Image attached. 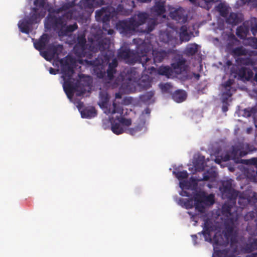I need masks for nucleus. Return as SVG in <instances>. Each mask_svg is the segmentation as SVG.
Listing matches in <instances>:
<instances>
[{"mask_svg": "<svg viewBox=\"0 0 257 257\" xmlns=\"http://www.w3.org/2000/svg\"><path fill=\"white\" fill-rule=\"evenodd\" d=\"M158 71L160 75L165 76L168 78L173 74V69L169 66H161L159 68Z\"/></svg>", "mask_w": 257, "mask_h": 257, "instance_id": "nucleus-34", "label": "nucleus"}, {"mask_svg": "<svg viewBox=\"0 0 257 257\" xmlns=\"http://www.w3.org/2000/svg\"><path fill=\"white\" fill-rule=\"evenodd\" d=\"M62 77L64 81L63 88L67 97L72 99L74 92L77 91L79 87V82L77 80L74 82V79L72 78L74 70L67 60L61 59L60 60Z\"/></svg>", "mask_w": 257, "mask_h": 257, "instance_id": "nucleus-4", "label": "nucleus"}, {"mask_svg": "<svg viewBox=\"0 0 257 257\" xmlns=\"http://www.w3.org/2000/svg\"><path fill=\"white\" fill-rule=\"evenodd\" d=\"M204 159V157H202V159H199L194 163V167L196 170L199 172L203 171L204 170L205 168Z\"/></svg>", "mask_w": 257, "mask_h": 257, "instance_id": "nucleus-43", "label": "nucleus"}, {"mask_svg": "<svg viewBox=\"0 0 257 257\" xmlns=\"http://www.w3.org/2000/svg\"><path fill=\"white\" fill-rule=\"evenodd\" d=\"M198 51V45L195 43L189 44L185 50L187 55L193 56L195 55Z\"/></svg>", "mask_w": 257, "mask_h": 257, "instance_id": "nucleus-39", "label": "nucleus"}, {"mask_svg": "<svg viewBox=\"0 0 257 257\" xmlns=\"http://www.w3.org/2000/svg\"><path fill=\"white\" fill-rule=\"evenodd\" d=\"M34 3H35V5H37L38 3L40 4V6H43V5H44V1L43 0H35Z\"/></svg>", "mask_w": 257, "mask_h": 257, "instance_id": "nucleus-60", "label": "nucleus"}, {"mask_svg": "<svg viewBox=\"0 0 257 257\" xmlns=\"http://www.w3.org/2000/svg\"><path fill=\"white\" fill-rule=\"evenodd\" d=\"M149 17L147 13L139 12L130 18L119 21L116 24V29L120 34H132L136 32L140 26L145 24Z\"/></svg>", "mask_w": 257, "mask_h": 257, "instance_id": "nucleus-3", "label": "nucleus"}, {"mask_svg": "<svg viewBox=\"0 0 257 257\" xmlns=\"http://www.w3.org/2000/svg\"><path fill=\"white\" fill-rule=\"evenodd\" d=\"M173 173L175 175L176 177L179 180L186 179L188 177V174L186 171H173Z\"/></svg>", "mask_w": 257, "mask_h": 257, "instance_id": "nucleus-46", "label": "nucleus"}, {"mask_svg": "<svg viewBox=\"0 0 257 257\" xmlns=\"http://www.w3.org/2000/svg\"><path fill=\"white\" fill-rule=\"evenodd\" d=\"M33 10L34 13L30 17H26L32 25L39 23L41 20V16L39 13H37V9L36 8H33Z\"/></svg>", "mask_w": 257, "mask_h": 257, "instance_id": "nucleus-33", "label": "nucleus"}, {"mask_svg": "<svg viewBox=\"0 0 257 257\" xmlns=\"http://www.w3.org/2000/svg\"><path fill=\"white\" fill-rule=\"evenodd\" d=\"M32 26V25L26 18L24 20L20 21L18 23V27L20 31L23 33L27 34H29Z\"/></svg>", "mask_w": 257, "mask_h": 257, "instance_id": "nucleus-20", "label": "nucleus"}, {"mask_svg": "<svg viewBox=\"0 0 257 257\" xmlns=\"http://www.w3.org/2000/svg\"><path fill=\"white\" fill-rule=\"evenodd\" d=\"M105 0H81L79 6H78L80 11L82 12V9H93L94 7L103 5Z\"/></svg>", "mask_w": 257, "mask_h": 257, "instance_id": "nucleus-10", "label": "nucleus"}, {"mask_svg": "<svg viewBox=\"0 0 257 257\" xmlns=\"http://www.w3.org/2000/svg\"><path fill=\"white\" fill-rule=\"evenodd\" d=\"M47 49L50 53L51 57L54 58L56 55H58L59 53L61 52L62 46L60 45H54L53 44H50L48 46Z\"/></svg>", "mask_w": 257, "mask_h": 257, "instance_id": "nucleus-30", "label": "nucleus"}, {"mask_svg": "<svg viewBox=\"0 0 257 257\" xmlns=\"http://www.w3.org/2000/svg\"><path fill=\"white\" fill-rule=\"evenodd\" d=\"M241 162L248 165H253L257 168V158H252L250 159L241 160Z\"/></svg>", "mask_w": 257, "mask_h": 257, "instance_id": "nucleus-51", "label": "nucleus"}, {"mask_svg": "<svg viewBox=\"0 0 257 257\" xmlns=\"http://www.w3.org/2000/svg\"><path fill=\"white\" fill-rule=\"evenodd\" d=\"M82 12L76 9H72L66 12L61 17L67 22L68 21L72 19L78 20L82 19Z\"/></svg>", "mask_w": 257, "mask_h": 257, "instance_id": "nucleus-13", "label": "nucleus"}, {"mask_svg": "<svg viewBox=\"0 0 257 257\" xmlns=\"http://www.w3.org/2000/svg\"><path fill=\"white\" fill-rule=\"evenodd\" d=\"M95 51H100L101 53V63H108L114 56V51L109 49L110 41L109 38H99L93 43Z\"/></svg>", "mask_w": 257, "mask_h": 257, "instance_id": "nucleus-7", "label": "nucleus"}, {"mask_svg": "<svg viewBox=\"0 0 257 257\" xmlns=\"http://www.w3.org/2000/svg\"><path fill=\"white\" fill-rule=\"evenodd\" d=\"M111 129L112 132L116 135H120L124 132V129L121 124L115 120L111 121Z\"/></svg>", "mask_w": 257, "mask_h": 257, "instance_id": "nucleus-27", "label": "nucleus"}, {"mask_svg": "<svg viewBox=\"0 0 257 257\" xmlns=\"http://www.w3.org/2000/svg\"><path fill=\"white\" fill-rule=\"evenodd\" d=\"M226 22L232 25H236L241 22V19L237 14L231 13L226 19Z\"/></svg>", "mask_w": 257, "mask_h": 257, "instance_id": "nucleus-31", "label": "nucleus"}, {"mask_svg": "<svg viewBox=\"0 0 257 257\" xmlns=\"http://www.w3.org/2000/svg\"><path fill=\"white\" fill-rule=\"evenodd\" d=\"M223 191L227 197L231 200H235L237 196V192L232 189L230 184L226 183L223 185Z\"/></svg>", "mask_w": 257, "mask_h": 257, "instance_id": "nucleus-18", "label": "nucleus"}, {"mask_svg": "<svg viewBox=\"0 0 257 257\" xmlns=\"http://www.w3.org/2000/svg\"><path fill=\"white\" fill-rule=\"evenodd\" d=\"M156 25V21L154 19H151L148 22L146 28L144 30H142L141 32L144 33H149L155 29Z\"/></svg>", "mask_w": 257, "mask_h": 257, "instance_id": "nucleus-40", "label": "nucleus"}, {"mask_svg": "<svg viewBox=\"0 0 257 257\" xmlns=\"http://www.w3.org/2000/svg\"><path fill=\"white\" fill-rule=\"evenodd\" d=\"M233 80L228 79L224 83L222 84V86L225 89V91L222 94V103H227L228 98L232 95L233 92L234 90L231 87L233 84Z\"/></svg>", "mask_w": 257, "mask_h": 257, "instance_id": "nucleus-11", "label": "nucleus"}, {"mask_svg": "<svg viewBox=\"0 0 257 257\" xmlns=\"http://www.w3.org/2000/svg\"><path fill=\"white\" fill-rule=\"evenodd\" d=\"M153 11L158 15H161L165 12V4H156L153 8Z\"/></svg>", "mask_w": 257, "mask_h": 257, "instance_id": "nucleus-41", "label": "nucleus"}, {"mask_svg": "<svg viewBox=\"0 0 257 257\" xmlns=\"http://www.w3.org/2000/svg\"><path fill=\"white\" fill-rule=\"evenodd\" d=\"M121 96L122 95L119 92L116 93L115 94V97L117 99H120Z\"/></svg>", "mask_w": 257, "mask_h": 257, "instance_id": "nucleus-64", "label": "nucleus"}, {"mask_svg": "<svg viewBox=\"0 0 257 257\" xmlns=\"http://www.w3.org/2000/svg\"><path fill=\"white\" fill-rule=\"evenodd\" d=\"M154 95V91H150L147 92L140 96L141 100L145 102H148L152 98Z\"/></svg>", "mask_w": 257, "mask_h": 257, "instance_id": "nucleus-45", "label": "nucleus"}, {"mask_svg": "<svg viewBox=\"0 0 257 257\" xmlns=\"http://www.w3.org/2000/svg\"><path fill=\"white\" fill-rule=\"evenodd\" d=\"M232 206L231 205L224 204L222 207V214L229 219L231 222H233L237 219V213H231Z\"/></svg>", "mask_w": 257, "mask_h": 257, "instance_id": "nucleus-14", "label": "nucleus"}, {"mask_svg": "<svg viewBox=\"0 0 257 257\" xmlns=\"http://www.w3.org/2000/svg\"><path fill=\"white\" fill-rule=\"evenodd\" d=\"M184 205L187 209L192 208L194 204H193V200L192 199H187L185 202Z\"/></svg>", "mask_w": 257, "mask_h": 257, "instance_id": "nucleus-55", "label": "nucleus"}, {"mask_svg": "<svg viewBox=\"0 0 257 257\" xmlns=\"http://www.w3.org/2000/svg\"><path fill=\"white\" fill-rule=\"evenodd\" d=\"M245 257H257V252L252 253L250 254H248V255H246Z\"/></svg>", "mask_w": 257, "mask_h": 257, "instance_id": "nucleus-63", "label": "nucleus"}, {"mask_svg": "<svg viewBox=\"0 0 257 257\" xmlns=\"http://www.w3.org/2000/svg\"><path fill=\"white\" fill-rule=\"evenodd\" d=\"M217 175L216 171L212 169H209L204 173L202 180L208 181L210 179H214Z\"/></svg>", "mask_w": 257, "mask_h": 257, "instance_id": "nucleus-38", "label": "nucleus"}, {"mask_svg": "<svg viewBox=\"0 0 257 257\" xmlns=\"http://www.w3.org/2000/svg\"><path fill=\"white\" fill-rule=\"evenodd\" d=\"M252 46L253 48L257 49V38H254L252 39Z\"/></svg>", "mask_w": 257, "mask_h": 257, "instance_id": "nucleus-58", "label": "nucleus"}, {"mask_svg": "<svg viewBox=\"0 0 257 257\" xmlns=\"http://www.w3.org/2000/svg\"><path fill=\"white\" fill-rule=\"evenodd\" d=\"M205 193V192L204 191H199L196 193L193 196V199L194 201L203 203Z\"/></svg>", "mask_w": 257, "mask_h": 257, "instance_id": "nucleus-47", "label": "nucleus"}, {"mask_svg": "<svg viewBox=\"0 0 257 257\" xmlns=\"http://www.w3.org/2000/svg\"><path fill=\"white\" fill-rule=\"evenodd\" d=\"M233 229L232 225L226 224L225 230L223 232V234L229 238L232 235Z\"/></svg>", "mask_w": 257, "mask_h": 257, "instance_id": "nucleus-52", "label": "nucleus"}, {"mask_svg": "<svg viewBox=\"0 0 257 257\" xmlns=\"http://www.w3.org/2000/svg\"><path fill=\"white\" fill-rule=\"evenodd\" d=\"M229 53L234 57L246 55L247 52L242 46H239L234 48Z\"/></svg>", "mask_w": 257, "mask_h": 257, "instance_id": "nucleus-32", "label": "nucleus"}, {"mask_svg": "<svg viewBox=\"0 0 257 257\" xmlns=\"http://www.w3.org/2000/svg\"><path fill=\"white\" fill-rule=\"evenodd\" d=\"M237 75L241 80H249L253 77V73L250 69L242 67L238 69Z\"/></svg>", "mask_w": 257, "mask_h": 257, "instance_id": "nucleus-16", "label": "nucleus"}, {"mask_svg": "<svg viewBox=\"0 0 257 257\" xmlns=\"http://www.w3.org/2000/svg\"><path fill=\"white\" fill-rule=\"evenodd\" d=\"M214 203V196L212 194L207 195L205 193L203 203L205 204H213Z\"/></svg>", "mask_w": 257, "mask_h": 257, "instance_id": "nucleus-50", "label": "nucleus"}, {"mask_svg": "<svg viewBox=\"0 0 257 257\" xmlns=\"http://www.w3.org/2000/svg\"><path fill=\"white\" fill-rule=\"evenodd\" d=\"M77 43L74 46V52L75 54L78 57H85L87 59L84 60H81L80 63L82 64L84 61L85 63L88 66L94 67V71L97 77L103 78L105 76V72L102 70L103 66L100 64V62L98 61L96 58L95 60L91 59L93 57L92 51L88 48V45L86 44L85 35L84 34L78 35L77 38Z\"/></svg>", "mask_w": 257, "mask_h": 257, "instance_id": "nucleus-2", "label": "nucleus"}, {"mask_svg": "<svg viewBox=\"0 0 257 257\" xmlns=\"http://www.w3.org/2000/svg\"><path fill=\"white\" fill-rule=\"evenodd\" d=\"M115 14L114 8L107 6L95 12V19L97 22L107 24L115 15Z\"/></svg>", "mask_w": 257, "mask_h": 257, "instance_id": "nucleus-8", "label": "nucleus"}, {"mask_svg": "<svg viewBox=\"0 0 257 257\" xmlns=\"http://www.w3.org/2000/svg\"><path fill=\"white\" fill-rule=\"evenodd\" d=\"M185 61L180 60L176 63H174L172 64V69L173 72L174 71L177 74H181L185 71Z\"/></svg>", "mask_w": 257, "mask_h": 257, "instance_id": "nucleus-25", "label": "nucleus"}, {"mask_svg": "<svg viewBox=\"0 0 257 257\" xmlns=\"http://www.w3.org/2000/svg\"><path fill=\"white\" fill-rule=\"evenodd\" d=\"M109 99V98L107 93L101 92L100 94V102L99 103L100 107L107 108Z\"/></svg>", "mask_w": 257, "mask_h": 257, "instance_id": "nucleus-36", "label": "nucleus"}, {"mask_svg": "<svg viewBox=\"0 0 257 257\" xmlns=\"http://www.w3.org/2000/svg\"><path fill=\"white\" fill-rule=\"evenodd\" d=\"M180 38L181 41L188 42L190 40L191 36L188 34L186 26H182L180 28Z\"/></svg>", "mask_w": 257, "mask_h": 257, "instance_id": "nucleus-35", "label": "nucleus"}, {"mask_svg": "<svg viewBox=\"0 0 257 257\" xmlns=\"http://www.w3.org/2000/svg\"><path fill=\"white\" fill-rule=\"evenodd\" d=\"M237 61L238 63L243 65H251L253 64L252 59L249 57L240 58Z\"/></svg>", "mask_w": 257, "mask_h": 257, "instance_id": "nucleus-48", "label": "nucleus"}, {"mask_svg": "<svg viewBox=\"0 0 257 257\" xmlns=\"http://www.w3.org/2000/svg\"><path fill=\"white\" fill-rule=\"evenodd\" d=\"M49 71V73L50 74L55 75L57 74L58 70L53 68L52 67H50Z\"/></svg>", "mask_w": 257, "mask_h": 257, "instance_id": "nucleus-59", "label": "nucleus"}, {"mask_svg": "<svg viewBox=\"0 0 257 257\" xmlns=\"http://www.w3.org/2000/svg\"><path fill=\"white\" fill-rule=\"evenodd\" d=\"M249 145L248 144L245 145V149L248 150V151L241 150V148H240L239 146L233 147L231 152V155L232 156L233 158L235 159L238 154L240 157L245 156L249 152Z\"/></svg>", "mask_w": 257, "mask_h": 257, "instance_id": "nucleus-24", "label": "nucleus"}, {"mask_svg": "<svg viewBox=\"0 0 257 257\" xmlns=\"http://www.w3.org/2000/svg\"><path fill=\"white\" fill-rule=\"evenodd\" d=\"M255 217V212L253 211L247 212L244 217L245 221H249L253 219Z\"/></svg>", "mask_w": 257, "mask_h": 257, "instance_id": "nucleus-54", "label": "nucleus"}, {"mask_svg": "<svg viewBox=\"0 0 257 257\" xmlns=\"http://www.w3.org/2000/svg\"><path fill=\"white\" fill-rule=\"evenodd\" d=\"M223 104H225V105H223L222 106V110L223 112H226L228 110V103L226 104L225 103H223Z\"/></svg>", "mask_w": 257, "mask_h": 257, "instance_id": "nucleus-61", "label": "nucleus"}, {"mask_svg": "<svg viewBox=\"0 0 257 257\" xmlns=\"http://www.w3.org/2000/svg\"><path fill=\"white\" fill-rule=\"evenodd\" d=\"M74 5V2L65 3L63 4L61 7L55 9L54 12L57 14H59L63 11H66L73 8Z\"/></svg>", "mask_w": 257, "mask_h": 257, "instance_id": "nucleus-37", "label": "nucleus"}, {"mask_svg": "<svg viewBox=\"0 0 257 257\" xmlns=\"http://www.w3.org/2000/svg\"><path fill=\"white\" fill-rule=\"evenodd\" d=\"M249 22H245L237 28L236 34L240 39H245L249 34Z\"/></svg>", "mask_w": 257, "mask_h": 257, "instance_id": "nucleus-15", "label": "nucleus"}, {"mask_svg": "<svg viewBox=\"0 0 257 257\" xmlns=\"http://www.w3.org/2000/svg\"><path fill=\"white\" fill-rule=\"evenodd\" d=\"M50 41V37L47 34H43L39 39L35 40L34 46L38 51H42L46 48V46Z\"/></svg>", "mask_w": 257, "mask_h": 257, "instance_id": "nucleus-12", "label": "nucleus"}, {"mask_svg": "<svg viewBox=\"0 0 257 257\" xmlns=\"http://www.w3.org/2000/svg\"><path fill=\"white\" fill-rule=\"evenodd\" d=\"M41 55L46 60H51L52 59V57H51V55L50 53L49 52L48 50L47 49L45 51H39Z\"/></svg>", "mask_w": 257, "mask_h": 257, "instance_id": "nucleus-53", "label": "nucleus"}, {"mask_svg": "<svg viewBox=\"0 0 257 257\" xmlns=\"http://www.w3.org/2000/svg\"><path fill=\"white\" fill-rule=\"evenodd\" d=\"M145 123V120H141L137 125L134 127L128 128L127 130V133L132 136H135L141 131H145L146 130Z\"/></svg>", "mask_w": 257, "mask_h": 257, "instance_id": "nucleus-22", "label": "nucleus"}, {"mask_svg": "<svg viewBox=\"0 0 257 257\" xmlns=\"http://www.w3.org/2000/svg\"><path fill=\"white\" fill-rule=\"evenodd\" d=\"M257 250V238L248 239L242 247V250L244 253H251Z\"/></svg>", "mask_w": 257, "mask_h": 257, "instance_id": "nucleus-17", "label": "nucleus"}, {"mask_svg": "<svg viewBox=\"0 0 257 257\" xmlns=\"http://www.w3.org/2000/svg\"><path fill=\"white\" fill-rule=\"evenodd\" d=\"M138 86L143 90H146L152 86V80L148 76L143 77L139 81Z\"/></svg>", "mask_w": 257, "mask_h": 257, "instance_id": "nucleus-26", "label": "nucleus"}, {"mask_svg": "<svg viewBox=\"0 0 257 257\" xmlns=\"http://www.w3.org/2000/svg\"><path fill=\"white\" fill-rule=\"evenodd\" d=\"M217 8L220 16L224 18H227L228 14V10L226 6L222 4H220Z\"/></svg>", "mask_w": 257, "mask_h": 257, "instance_id": "nucleus-44", "label": "nucleus"}, {"mask_svg": "<svg viewBox=\"0 0 257 257\" xmlns=\"http://www.w3.org/2000/svg\"><path fill=\"white\" fill-rule=\"evenodd\" d=\"M214 250V253L217 255L218 257H221L222 256H224V257L228 256L227 254L229 252L228 249H220L219 248L213 249Z\"/></svg>", "mask_w": 257, "mask_h": 257, "instance_id": "nucleus-49", "label": "nucleus"}, {"mask_svg": "<svg viewBox=\"0 0 257 257\" xmlns=\"http://www.w3.org/2000/svg\"><path fill=\"white\" fill-rule=\"evenodd\" d=\"M250 30L252 33V34L255 36L257 33V22L255 24V25L251 27Z\"/></svg>", "mask_w": 257, "mask_h": 257, "instance_id": "nucleus-57", "label": "nucleus"}, {"mask_svg": "<svg viewBox=\"0 0 257 257\" xmlns=\"http://www.w3.org/2000/svg\"><path fill=\"white\" fill-rule=\"evenodd\" d=\"M151 45L145 42L142 43L137 47L136 51L128 48H120L117 53V57L125 63L134 65L136 63L142 64L145 71H153L155 69L154 65L162 62L168 57L172 52L171 49L167 51L155 49L152 50L153 59L150 58L147 54L151 50Z\"/></svg>", "mask_w": 257, "mask_h": 257, "instance_id": "nucleus-1", "label": "nucleus"}, {"mask_svg": "<svg viewBox=\"0 0 257 257\" xmlns=\"http://www.w3.org/2000/svg\"><path fill=\"white\" fill-rule=\"evenodd\" d=\"M237 42H238V41L234 35H229L228 37V42L226 46V51L228 53L231 51Z\"/></svg>", "mask_w": 257, "mask_h": 257, "instance_id": "nucleus-29", "label": "nucleus"}, {"mask_svg": "<svg viewBox=\"0 0 257 257\" xmlns=\"http://www.w3.org/2000/svg\"><path fill=\"white\" fill-rule=\"evenodd\" d=\"M118 62L116 58H114L111 63L108 64L107 70V77L109 80L113 79L114 74L116 73V68L117 67Z\"/></svg>", "mask_w": 257, "mask_h": 257, "instance_id": "nucleus-21", "label": "nucleus"}, {"mask_svg": "<svg viewBox=\"0 0 257 257\" xmlns=\"http://www.w3.org/2000/svg\"><path fill=\"white\" fill-rule=\"evenodd\" d=\"M172 99L178 103H180L186 99L187 94L184 90H177L172 94Z\"/></svg>", "mask_w": 257, "mask_h": 257, "instance_id": "nucleus-23", "label": "nucleus"}, {"mask_svg": "<svg viewBox=\"0 0 257 257\" xmlns=\"http://www.w3.org/2000/svg\"><path fill=\"white\" fill-rule=\"evenodd\" d=\"M156 4H165L166 0H154Z\"/></svg>", "mask_w": 257, "mask_h": 257, "instance_id": "nucleus-62", "label": "nucleus"}, {"mask_svg": "<svg viewBox=\"0 0 257 257\" xmlns=\"http://www.w3.org/2000/svg\"><path fill=\"white\" fill-rule=\"evenodd\" d=\"M96 111L94 107L84 108L81 111V115L82 118H90L96 115Z\"/></svg>", "mask_w": 257, "mask_h": 257, "instance_id": "nucleus-28", "label": "nucleus"}, {"mask_svg": "<svg viewBox=\"0 0 257 257\" xmlns=\"http://www.w3.org/2000/svg\"><path fill=\"white\" fill-rule=\"evenodd\" d=\"M123 109L121 104L116 103L113 102L112 103V108L108 109V113H119V116H116V119L121 124V125L130 126L132 124V120L130 118H126L121 115L123 114Z\"/></svg>", "mask_w": 257, "mask_h": 257, "instance_id": "nucleus-9", "label": "nucleus"}, {"mask_svg": "<svg viewBox=\"0 0 257 257\" xmlns=\"http://www.w3.org/2000/svg\"><path fill=\"white\" fill-rule=\"evenodd\" d=\"M243 111L242 115L244 117H249L256 113L257 109L255 107H248L244 109Z\"/></svg>", "mask_w": 257, "mask_h": 257, "instance_id": "nucleus-42", "label": "nucleus"}, {"mask_svg": "<svg viewBox=\"0 0 257 257\" xmlns=\"http://www.w3.org/2000/svg\"><path fill=\"white\" fill-rule=\"evenodd\" d=\"M223 191L227 197L231 200H235L237 196V192L232 189L230 184L226 183L223 185Z\"/></svg>", "mask_w": 257, "mask_h": 257, "instance_id": "nucleus-19", "label": "nucleus"}, {"mask_svg": "<svg viewBox=\"0 0 257 257\" xmlns=\"http://www.w3.org/2000/svg\"><path fill=\"white\" fill-rule=\"evenodd\" d=\"M48 23L55 30L60 37L67 36L78 29L76 23L67 26V22L62 17L49 15L47 17Z\"/></svg>", "mask_w": 257, "mask_h": 257, "instance_id": "nucleus-6", "label": "nucleus"}, {"mask_svg": "<svg viewBox=\"0 0 257 257\" xmlns=\"http://www.w3.org/2000/svg\"><path fill=\"white\" fill-rule=\"evenodd\" d=\"M213 230L214 226L212 223L206 219L204 222L203 230L198 234H202L205 241L212 243L213 249L218 248L220 246H226L229 243V238L223 234V232L220 231L216 232L212 238L211 232Z\"/></svg>", "mask_w": 257, "mask_h": 257, "instance_id": "nucleus-5", "label": "nucleus"}, {"mask_svg": "<svg viewBox=\"0 0 257 257\" xmlns=\"http://www.w3.org/2000/svg\"><path fill=\"white\" fill-rule=\"evenodd\" d=\"M202 203V202H195L194 206L197 210L202 211L204 208Z\"/></svg>", "mask_w": 257, "mask_h": 257, "instance_id": "nucleus-56", "label": "nucleus"}]
</instances>
